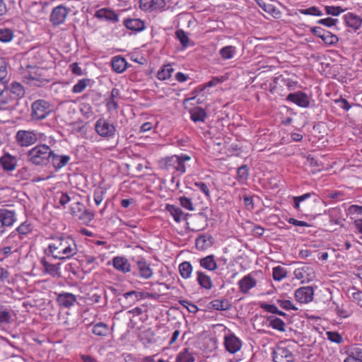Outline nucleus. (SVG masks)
Instances as JSON below:
<instances>
[{
    "label": "nucleus",
    "mask_w": 362,
    "mask_h": 362,
    "mask_svg": "<svg viewBox=\"0 0 362 362\" xmlns=\"http://www.w3.org/2000/svg\"><path fill=\"white\" fill-rule=\"evenodd\" d=\"M7 74L6 62L4 58H0V80H4Z\"/></svg>",
    "instance_id": "obj_64"
},
{
    "label": "nucleus",
    "mask_w": 362,
    "mask_h": 362,
    "mask_svg": "<svg viewBox=\"0 0 362 362\" xmlns=\"http://www.w3.org/2000/svg\"><path fill=\"white\" fill-rule=\"evenodd\" d=\"M112 266L116 270L121 272L124 274L131 272V264L129 263V260L124 257H115L112 259Z\"/></svg>",
    "instance_id": "obj_23"
},
{
    "label": "nucleus",
    "mask_w": 362,
    "mask_h": 362,
    "mask_svg": "<svg viewBox=\"0 0 362 362\" xmlns=\"http://www.w3.org/2000/svg\"><path fill=\"white\" fill-rule=\"evenodd\" d=\"M199 264L203 269L210 272L215 271L218 268L217 262L214 255H209L205 257L201 258L199 259Z\"/></svg>",
    "instance_id": "obj_29"
},
{
    "label": "nucleus",
    "mask_w": 362,
    "mask_h": 362,
    "mask_svg": "<svg viewBox=\"0 0 362 362\" xmlns=\"http://www.w3.org/2000/svg\"><path fill=\"white\" fill-rule=\"evenodd\" d=\"M85 209L86 206L82 203L77 202L71 204V213L74 216L76 217L84 211Z\"/></svg>",
    "instance_id": "obj_55"
},
{
    "label": "nucleus",
    "mask_w": 362,
    "mask_h": 362,
    "mask_svg": "<svg viewBox=\"0 0 362 362\" xmlns=\"http://www.w3.org/2000/svg\"><path fill=\"white\" fill-rule=\"evenodd\" d=\"M260 308L263 309L264 311L272 313V314H276L281 316L286 317L287 316V314L281 310H279L277 306L275 305L268 304L266 303H262L260 304Z\"/></svg>",
    "instance_id": "obj_44"
},
{
    "label": "nucleus",
    "mask_w": 362,
    "mask_h": 362,
    "mask_svg": "<svg viewBox=\"0 0 362 362\" xmlns=\"http://www.w3.org/2000/svg\"><path fill=\"white\" fill-rule=\"evenodd\" d=\"M294 276L296 279L300 280L301 283H308L314 280L315 278V272L312 267L303 265L295 269Z\"/></svg>",
    "instance_id": "obj_10"
},
{
    "label": "nucleus",
    "mask_w": 362,
    "mask_h": 362,
    "mask_svg": "<svg viewBox=\"0 0 362 362\" xmlns=\"http://www.w3.org/2000/svg\"><path fill=\"white\" fill-rule=\"evenodd\" d=\"M211 307L217 310H227L231 305L227 299H215L211 301Z\"/></svg>",
    "instance_id": "obj_40"
},
{
    "label": "nucleus",
    "mask_w": 362,
    "mask_h": 362,
    "mask_svg": "<svg viewBox=\"0 0 362 362\" xmlns=\"http://www.w3.org/2000/svg\"><path fill=\"white\" fill-rule=\"evenodd\" d=\"M257 280L254 278L252 274H248L243 276L238 283L239 291L246 294L249 291L257 286Z\"/></svg>",
    "instance_id": "obj_15"
},
{
    "label": "nucleus",
    "mask_w": 362,
    "mask_h": 362,
    "mask_svg": "<svg viewBox=\"0 0 362 362\" xmlns=\"http://www.w3.org/2000/svg\"><path fill=\"white\" fill-rule=\"evenodd\" d=\"M92 332L95 335L106 337L110 332V328L107 324L104 322H98L93 326Z\"/></svg>",
    "instance_id": "obj_39"
},
{
    "label": "nucleus",
    "mask_w": 362,
    "mask_h": 362,
    "mask_svg": "<svg viewBox=\"0 0 362 362\" xmlns=\"http://www.w3.org/2000/svg\"><path fill=\"white\" fill-rule=\"evenodd\" d=\"M190 118L194 122H204L207 116L206 111L199 107L192 108L189 111Z\"/></svg>",
    "instance_id": "obj_32"
},
{
    "label": "nucleus",
    "mask_w": 362,
    "mask_h": 362,
    "mask_svg": "<svg viewBox=\"0 0 362 362\" xmlns=\"http://www.w3.org/2000/svg\"><path fill=\"white\" fill-rule=\"evenodd\" d=\"M178 270L182 279H188L191 277L193 267L189 262L185 261L179 264Z\"/></svg>",
    "instance_id": "obj_34"
},
{
    "label": "nucleus",
    "mask_w": 362,
    "mask_h": 362,
    "mask_svg": "<svg viewBox=\"0 0 362 362\" xmlns=\"http://www.w3.org/2000/svg\"><path fill=\"white\" fill-rule=\"evenodd\" d=\"M322 40L327 45H332L338 42L339 37L337 35L332 33L328 30H326L322 38Z\"/></svg>",
    "instance_id": "obj_48"
},
{
    "label": "nucleus",
    "mask_w": 362,
    "mask_h": 362,
    "mask_svg": "<svg viewBox=\"0 0 362 362\" xmlns=\"http://www.w3.org/2000/svg\"><path fill=\"white\" fill-rule=\"evenodd\" d=\"M95 130L96 133L104 138H113L116 134V127L107 119L100 118L95 124Z\"/></svg>",
    "instance_id": "obj_7"
},
{
    "label": "nucleus",
    "mask_w": 362,
    "mask_h": 362,
    "mask_svg": "<svg viewBox=\"0 0 362 362\" xmlns=\"http://www.w3.org/2000/svg\"><path fill=\"white\" fill-rule=\"evenodd\" d=\"M226 80L224 76L217 77L214 76L210 81L204 84V88H211L217 86L219 83H223Z\"/></svg>",
    "instance_id": "obj_60"
},
{
    "label": "nucleus",
    "mask_w": 362,
    "mask_h": 362,
    "mask_svg": "<svg viewBox=\"0 0 362 362\" xmlns=\"http://www.w3.org/2000/svg\"><path fill=\"white\" fill-rule=\"evenodd\" d=\"M112 69L117 74L123 73L128 66L126 59L120 56H115L111 60Z\"/></svg>",
    "instance_id": "obj_28"
},
{
    "label": "nucleus",
    "mask_w": 362,
    "mask_h": 362,
    "mask_svg": "<svg viewBox=\"0 0 362 362\" xmlns=\"http://www.w3.org/2000/svg\"><path fill=\"white\" fill-rule=\"evenodd\" d=\"M69 12L70 9L64 6H57L51 13L50 21L54 25H59L65 22Z\"/></svg>",
    "instance_id": "obj_9"
},
{
    "label": "nucleus",
    "mask_w": 362,
    "mask_h": 362,
    "mask_svg": "<svg viewBox=\"0 0 362 362\" xmlns=\"http://www.w3.org/2000/svg\"><path fill=\"white\" fill-rule=\"evenodd\" d=\"M192 158L187 154L173 155L162 158L159 161L160 168L172 175H182L187 171L188 163Z\"/></svg>",
    "instance_id": "obj_2"
},
{
    "label": "nucleus",
    "mask_w": 362,
    "mask_h": 362,
    "mask_svg": "<svg viewBox=\"0 0 362 362\" xmlns=\"http://www.w3.org/2000/svg\"><path fill=\"white\" fill-rule=\"evenodd\" d=\"M294 296L300 303H309L313 300L314 291L311 286H302L295 291Z\"/></svg>",
    "instance_id": "obj_12"
},
{
    "label": "nucleus",
    "mask_w": 362,
    "mask_h": 362,
    "mask_svg": "<svg viewBox=\"0 0 362 362\" xmlns=\"http://www.w3.org/2000/svg\"><path fill=\"white\" fill-rule=\"evenodd\" d=\"M28 160L36 165H46L52 156V149L46 144H38L27 153Z\"/></svg>",
    "instance_id": "obj_4"
},
{
    "label": "nucleus",
    "mask_w": 362,
    "mask_h": 362,
    "mask_svg": "<svg viewBox=\"0 0 362 362\" xmlns=\"http://www.w3.org/2000/svg\"><path fill=\"white\" fill-rule=\"evenodd\" d=\"M70 313L65 312L64 314L59 313V325L64 326L66 329H69L74 327V323L71 319L69 318Z\"/></svg>",
    "instance_id": "obj_42"
},
{
    "label": "nucleus",
    "mask_w": 362,
    "mask_h": 362,
    "mask_svg": "<svg viewBox=\"0 0 362 362\" xmlns=\"http://www.w3.org/2000/svg\"><path fill=\"white\" fill-rule=\"evenodd\" d=\"M71 201V198L67 193L58 192L54 197V202L57 208L64 206Z\"/></svg>",
    "instance_id": "obj_41"
},
{
    "label": "nucleus",
    "mask_w": 362,
    "mask_h": 362,
    "mask_svg": "<svg viewBox=\"0 0 362 362\" xmlns=\"http://www.w3.org/2000/svg\"><path fill=\"white\" fill-rule=\"evenodd\" d=\"M276 303L286 310H297L298 308L290 300L276 299Z\"/></svg>",
    "instance_id": "obj_50"
},
{
    "label": "nucleus",
    "mask_w": 362,
    "mask_h": 362,
    "mask_svg": "<svg viewBox=\"0 0 362 362\" xmlns=\"http://www.w3.org/2000/svg\"><path fill=\"white\" fill-rule=\"evenodd\" d=\"M236 52L237 48L233 45L225 46L219 50V54L223 60H228L233 58Z\"/></svg>",
    "instance_id": "obj_37"
},
{
    "label": "nucleus",
    "mask_w": 362,
    "mask_h": 362,
    "mask_svg": "<svg viewBox=\"0 0 362 362\" xmlns=\"http://www.w3.org/2000/svg\"><path fill=\"white\" fill-rule=\"evenodd\" d=\"M268 327L280 332H286V323L280 318L275 316H269L267 318Z\"/></svg>",
    "instance_id": "obj_31"
},
{
    "label": "nucleus",
    "mask_w": 362,
    "mask_h": 362,
    "mask_svg": "<svg viewBox=\"0 0 362 362\" xmlns=\"http://www.w3.org/2000/svg\"><path fill=\"white\" fill-rule=\"evenodd\" d=\"M136 267L139 276L141 279H149L153 276V271L144 258L141 257L136 261Z\"/></svg>",
    "instance_id": "obj_16"
},
{
    "label": "nucleus",
    "mask_w": 362,
    "mask_h": 362,
    "mask_svg": "<svg viewBox=\"0 0 362 362\" xmlns=\"http://www.w3.org/2000/svg\"><path fill=\"white\" fill-rule=\"evenodd\" d=\"M24 78L28 80V83L36 86H41L49 82L46 78V70L38 66L28 65Z\"/></svg>",
    "instance_id": "obj_5"
},
{
    "label": "nucleus",
    "mask_w": 362,
    "mask_h": 362,
    "mask_svg": "<svg viewBox=\"0 0 362 362\" xmlns=\"http://www.w3.org/2000/svg\"><path fill=\"white\" fill-rule=\"evenodd\" d=\"M14 221V214L12 211L6 209H0V235L4 231V226H11Z\"/></svg>",
    "instance_id": "obj_22"
},
{
    "label": "nucleus",
    "mask_w": 362,
    "mask_h": 362,
    "mask_svg": "<svg viewBox=\"0 0 362 362\" xmlns=\"http://www.w3.org/2000/svg\"><path fill=\"white\" fill-rule=\"evenodd\" d=\"M274 362H295L292 346L287 342L281 341L272 351Z\"/></svg>",
    "instance_id": "obj_6"
},
{
    "label": "nucleus",
    "mask_w": 362,
    "mask_h": 362,
    "mask_svg": "<svg viewBox=\"0 0 362 362\" xmlns=\"http://www.w3.org/2000/svg\"><path fill=\"white\" fill-rule=\"evenodd\" d=\"M176 37L179 40L181 45L184 47H187L189 42V37L186 33L183 30H177L175 32Z\"/></svg>",
    "instance_id": "obj_59"
},
{
    "label": "nucleus",
    "mask_w": 362,
    "mask_h": 362,
    "mask_svg": "<svg viewBox=\"0 0 362 362\" xmlns=\"http://www.w3.org/2000/svg\"><path fill=\"white\" fill-rule=\"evenodd\" d=\"M94 16L100 21H105L111 23L119 22V15L110 8H102L97 10Z\"/></svg>",
    "instance_id": "obj_13"
},
{
    "label": "nucleus",
    "mask_w": 362,
    "mask_h": 362,
    "mask_svg": "<svg viewBox=\"0 0 362 362\" xmlns=\"http://www.w3.org/2000/svg\"><path fill=\"white\" fill-rule=\"evenodd\" d=\"M51 112L49 103L45 100H37L32 105V117L34 119H43Z\"/></svg>",
    "instance_id": "obj_8"
},
{
    "label": "nucleus",
    "mask_w": 362,
    "mask_h": 362,
    "mask_svg": "<svg viewBox=\"0 0 362 362\" xmlns=\"http://www.w3.org/2000/svg\"><path fill=\"white\" fill-rule=\"evenodd\" d=\"M17 165V159L9 153H5L0 157V165L5 171L13 170Z\"/></svg>",
    "instance_id": "obj_26"
},
{
    "label": "nucleus",
    "mask_w": 362,
    "mask_h": 362,
    "mask_svg": "<svg viewBox=\"0 0 362 362\" xmlns=\"http://www.w3.org/2000/svg\"><path fill=\"white\" fill-rule=\"evenodd\" d=\"M249 177V169L247 165H244L238 168L237 170V180L240 184L246 183Z\"/></svg>",
    "instance_id": "obj_43"
},
{
    "label": "nucleus",
    "mask_w": 362,
    "mask_h": 362,
    "mask_svg": "<svg viewBox=\"0 0 362 362\" xmlns=\"http://www.w3.org/2000/svg\"><path fill=\"white\" fill-rule=\"evenodd\" d=\"M11 97L14 100H18L21 98L23 95V86L18 82H13L11 86Z\"/></svg>",
    "instance_id": "obj_45"
},
{
    "label": "nucleus",
    "mask_w": 362,
    "mask_h": 362,
    "mask_svg": "<svg viewBox=\"0 0 362 362\" xmlns=\"http://www.w3.org/2000/svg\"><path fill=\"white\" fill-rule=\"evenodd\" d=\"M286 100L303 108L308 107L310 105L308 95L302 91L289 93L287 95Z\"/></svg>",
    "instance_id": "obj_14"
},
{
    "label": "nucleus",
    "mask_w": 362,
    "mask_h": 362,
    "mask_svg": "<svg viewBox=\"0 0 362 362\" xmlns=\"http://www.w3.org/2000/svg\"><path fill=\"white\" fill-rule=\"evenodd\" d=\"M298 12L303 15H309L315 16H321L323 15L322 12L316 6H311L308 8H300Z\"/></svg>",
    "instance_id": "obj_49"
},
{
    "label": "nucleus",
    "mask_w": 362,
    "mask_h": 362,
    "mask_svg": "<svg viewBox=\"0 0 362 362\" xmlns=\"http://www.w3.org/2000/svg\"><path fill=\"white\" fill-rule=\"evenodd\" d=\"M13 38V33L6 28H0V41L4 42H9Z\"/></svg>",
    "instance_id": "obj_57"
},
{
    "label": "nucleus",
    "mask_w": 362,
    "mask_h": 362,
    "mask_svg": "<svg viewBox=\"0 0 362 362\" xmlns=\"http://www.w3.org/2000/svg\"><path fill=\"white\" fill-rule=\"evenodd\" d=\"M48 253L55 259L64 261L77 254L75 240L69 236L53 238L48 245Z\"/></svg>",
    "instance_id": "obj_1"
},
{
    "label": "nucleus",
    "mask_w": 362,
    "mask_h": 362,
    "mask_svg": "<svg viewBox=\"0 0 362 362\" xmlns=\"http://www.w3.org/2000/svg\"><path fill=\"white\" fill-rule=\"evenodd\" d=\"M312 196H315V194L313 192V193L308 192V193L303 194V195H300V196L293 197V203H294L293 207L296 210H299L300 202L310 198Z\"/></svg>",
    "instance_id": "obj_51"
},
{
    "label": "nucleus",
    "mask_w": 362,
    "mask_h": 362,
    "mask_svg": "<svg viewBox=\"0 0 362 362\" xmlns=\"http://www.w3.org/2000/svg\"><path fill=\"white\" fill-rule=\"evenodd\" d=\"M346 25L354 31L358 30L362 25V18L354 13H348L344 16Z\"/></svg>",
    "instance_id": "obj_25"
},
{
    "label": "nucleus",
    "mask_w": 362,
    "mask_h": 362,
    "mask_svg": "<svg viewBox=\"0 0 362 362\" xmlns=\"http://www.w3.org/2000/svg\"><path fill=\"white\" fill-rule=\"evenodd\" d=\"M165 210L170 214L173 220L177 223H180L182 221H187L188 217H190L192 218L191 221L187 222V228L190 230L199 231L204 228V226L195 224L203 221V217L201 214L190 215L185 214L179 206L170 204L165 205Z\"/></svg>",
    "instance_id": "obj_3"
},
{
    "label": "nucleus",
    "mask_w": 362,
    "mask_h": 362,
    "mask_svg": "<svg viewBox=\"0 0 362 362\" xmlns=\"http://www.w3.org/2000/svg\"><path fill=\"white\" fill-rule=\"evenodd\" d=\"M37 141V134L33 132L24 131V146L34 144Z\"/></svg>",
    "instance_id": "obj_52"
},
{
    "label": "nucleus",
    "mask_w": 362,
    "mask_h": 362,
    "mask_svg": "<svg viewBox=\"0 0 362 362\" xmlns=\"http://www.w3.org/2000/svg\"><path fill=\"white\" fill-rule=\"evenodd\" d=\"M179 202L181 206L183 207L184 209L188 211L194 210L192 201L190 198H188L185 196H181L179 197Z\"/></svg>",
    "instance_id": "obj_54"
},
{
    "label": "nucleus",
    "mask_w": 362,
    "mask_h": 362,
    "mask_svg": "<svg viewBox=\"0 0 362 362\" xmlns=\"http://www.w3.org/2000/svg\"><path fill=\"white\" fill-rule=\"evenodd\" d=\"M93 214L86 209L76 216L83 224H88L93 219Z\"/></svg>",
    "instance_id": "obj_53"
},
{
    "label": "nucleus",
    "mask_w": 362,
    "mask_h": 362,
    "mask_svg": "<svg viewBox=\"0 0 362 362\" xmlns=\"http://www.w3.org/2000/svg\"><path fill=\"white\" fill-rule=\"evenodd\" d=\"M124 300L126 301L124 303V306L129 307L138 300V294L136 291L127 292L123 295Z\"/></svg>",
    "instance_id": "obj_46"
},
{
    "label": "nucleus",
    "mask_w": 362,
    "mask_h": 362,
    "mask_svg": "<svg viewBox=\"0 0 362 362\" xmlns=\"http://www.w3.org/2000/svg\"><path fill=\"white\" fill-rule=\"evenodd\" d=\"M255 1L264 11L274 18L279 19L281 18V12L271 3V0H255Z\"/></svg>",
    "instance_id": "obj_18"
},
{
    "label": "nucleus",
    "mask_w": 362,
    "mask_h": 362,
    "mask_svg": "<svg viewBox=\"0 0 362 362\" xmlns=\"http://www.w3.org/2000/svg\"><path fill=\"white\" fill-rule=\"evenodd\" d=\"M173 72L174 69L171 64H165L158 70L156 76L158 79L165 81L169 79Z\"/></svg>",
    "instance_id": "obj_33"
},
{
    "label": "nucleus",
    "mask_w": 362,
    "mask_h": 362,
    "mask_svg": "<svg viewBox=\"0 0 362 362\" xmlns=\"http://www.w3.org/2000/svg\"><path fill=\"white\" fill-rule=\"evenodd\" d=\"M212 238L206 235H199L195 241L196 247L199 250H204L212 245Z\"/></svg>",
    "instance_id": "obj_35"
},
{
    "label": "nucleus",
    "mask_w": 362,
    "mask_h": 362,
    "mask_svg": "<svg viewBox=\"0 0 362 362\" xmlns=\"http://www.w3.org/2000/svg\"><path fill=\"white\" fill-rule=\"evenodd\" d=\"M334 103L345 111H349L351 107V105L349 104L347 100L343 98L342 97H340L338 99H335Z\"/></svg>",
    "instance_id": "obj_62"
},
{
    "label": "nucleus",
    "mask_w": 362,
    "mask_h": 362,
    "mask_svg": "<svg viewBox=\"0 0 362 362\" xmlns=\"http://www.w3.org/2000/svg\"><path fill=\"white\" fill-rule=\"evenodd\" d=\"M195 357L189 351V349L185 348L182 350L176 356L175 362H194Z\"/></svg>",
    "instance_id": "obj_38"
},
{
    "label": "nucleus",
    "mask_w": 362,
    "mask_h": 362,
    "mask_svg": "<svg viewBox=\"0 0 362 362\" xmlns=\"http://www.w3.org/2000/svg\"><path fill=\"white\" fill-rule=\"evenodd\" d=\"M41 264L43 267L44 271L46 274L55 277L60 274V264H51L48 262L45 259L41 260Z\"/></svg>",
    "instance_id": "obj_30"
},
{
    "label": "nucleus",
    "mask_w": 362,
    "mask_h": 362,
    "mask_svg": "<svg viewBox=\"0 0 362 362\" xmlns=\"http://www.w3.org/2000/svg\"><path fill=\"white\" fill-rule=\"evenodd\" d=\"M327 339L332 342L340 344L342 341L341 336L336 332H327Z\"/></svg>",
    "instance_id": "obj_63"
},
{
    "label": "nucleus",
    "mask_w": 362,
    "mask_h": 362,
    "mask_svg": "<svg viewBox=\"0 0 362 362\" xmlns=\"http://www.w3.org/2000/svg\"><path fill=\"white\" fill-rule=\"evenodd\" d=\"M194 186L197 187L201 192H202L207 198H210V190L208 185L205 182L202 181L195 182Z\"/></svg>",
    "instance_id": "obj_61"
},
{
    "label": "nucleus",
    "mask_w": 362,
    "mask_h": 362,
    "mask_svg": "<svg viewBox=\"0 0 362 362\" xmlns=\"http://www.w3.org/2000/svg\"><path fill=\"white\" fill-rule=\"evenodd\" d=\"M52 164L55 170H59L66 166L71 160L68 155H59L52 150V156H50Z\"/></svg>",
    "instance_id": "obj_24"
},
{
    "label": "nucleus",
    "mask_w": 362,
    "mask_h": 362,
    "mask_svg": "<svg viewBox=\"0 0 362 362\" xmlns=\"http://www.w3.org/2000/svg\"><path fill=\"white\" fill-rule=\"evenodd\" d=\"M165 0H140L139 8L144 11H157L164 8Z\"/></svg>",
    "instance_id": "obj_20"
},
{
    "label": "nucleus",
    "mask_w": 362,
    "mask_h": 362,
    "mask_svg": "<svg viewBox=\"0 0 362 362\" xmlns=\"http://www.w3.org/2000/svg\"><path fill=\"white\" fill-rule=\"evenodd\" d=\"M325 12L327 15H332L334 16H339L340 13L344 11L341 6H326L325 7Z\"/></svg>",
    "instance_id": "obj_58"
},
{
    "label": "nucleus",
    "mask_w": 362,
    "mask_h": 362,
    "mask_svg": "<svg viewBox=\"0 0 362 362\" xmlns=\"http://www.w3.org/2000/svg\"><path fill=\"white\" fill-rule=\"evenodd\" d=\"M105 191L103 188H97L93 193V199L97 206L100 205L104 199Z\"/></svg>",
    "instance_id": "obj_56"
},
{
    "label": "nucleus",
    "mask_w": 362,
    "mask_h": 362,
    "mask_svg": "<svg viewBox=\"0 0 362 362\" xmlns=\"http://www.w3.org/2000/svg\"><path fill=\"white\" fill-rule=\"evenodd\" d=\"M92 80L88 78L79 79L78 82L72 87L71 92L78 94L85 90V89L91 84Z\"/></svg>",
    "instance_id": "obj_36"
},
{
    "label": "nucleus",
    "mask_w": 362,
    "mask_h": 362,
    "mask_svg": "<svg viewBox=\"0 0 362 362\" xmlns=\"http://www.w3.org/2000/svg\"><path fill=\"white\" fill-rule=\"evenodd\" d=\"M123 25L127 29L135 33H141L146 29L145 22L140 18H124Z\"/></svg>",
    "instance_id": "obj_17"
},
{
    "label": "nucleus",
    "mask_w": 362,
    "mask_h": 362,
    "mask_svg": "<svg viewBox=\"0 0 362 362\" xmlns=\"http://www.w3.org/2000/svg\"><path fill=\"white\" fill-rule=\"evenodd\" d=\"M197 281L201 288L206 290H211L213 287V281L211 278L202 271L196 272Z\"/></svg>",
    "instance_id": "obj_27"
},
{
    "label": "nucleus",
    "mask_w": 362,
    "mask_h": 362,
    "mask_svg": "<svg viewBox=\"0 0 362 362\" xmlns=\"http://www.w3.org/2000/svg\"><path fill=\"white\" fill-rule=\"evenodd\" d=\"M224 347L230 354H235L242 347L241 340L234 333L229 332L224 336Z\"/></svg>",
    "instance_id": "obj_11"
},
{
    "label": "nucleus",
    "mask_w": 362,
    "mask_h": 362,
    "mask_svg": "<svg viewBox=\"0 0 362 362\" xmlns=\"http://www.w3.org/2000/svg\"><path fill=\"white\" fill-rule=\"evenodd\" d=\"M286 275L287 272L285 268L281 266H277L273 268L272 276L275 281H280L286 278Z\"/></svg>",
    "instance_id": "obj_47"
},
{
    "label": "nucleus",
    "mask_w": 362,
    "mask_h": 362,
    "mask_svg": "<svg viewBox=\"0 0 362 362\" xmlns=\"http://www.w3.org/2000/svg\"><path fill=\"white\" fill-rule=\"evenodd\" d=\"M56 300L59 306L69 308L76 302V296L71 293L62 292L57 295Z\"/></svg>",
    "instance_id": "obj_21"
},
{
    "label": "nucleus",
    "mask_w": 362,
    "mask_h": 362,
    "mask_svg": "<svg viewBox=\"0 0 362 362\" xmlns=\"http://www.w3.org/2000/svg\"><path fill=\"white\" fill-rule=\"evenodd\" d=\"M346 353L347 356L344 362H362V345L351 346Z\"/></svg>",
    "instance_id": "obj_19"
}]
</instances>
